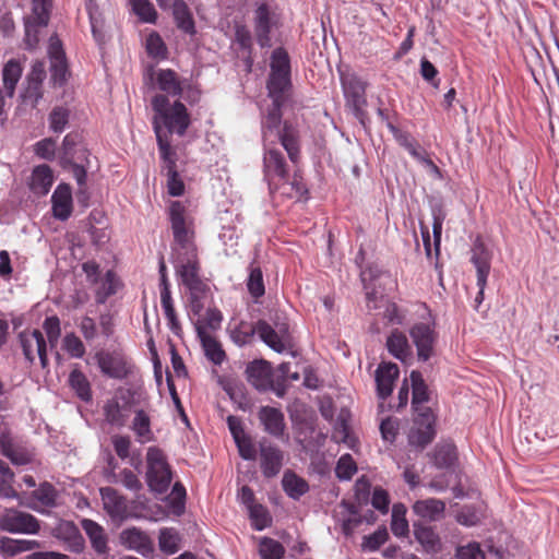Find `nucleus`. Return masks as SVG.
I'll return each instance as SVG.
<instances>
[{"mask_svg":"<svg viewBox=\"0 0 559 559\" xmlns=\"http://www.w3.org/2000/svg\"><path fill=\"white\" fill-rule=\"evenodd\" d=\"M409 336L416 347L419 360L427 361L435 355V347L438 342V332L435 324L415 323L409 329Z\"/></svg>","mask_w":559,"mask_h":559,"instance_id":"9d476101","label":"nucleus"},{"mask_svg":"<svg viewBox=\"0 0 559 559\" xmlns=\"http://www.w3.org/2000/svg\"><path fill=\"white\" fill-rule=\"evenodd\" d=\"M247 379L259 391H267L273 388V372L269 362L255 360L247 369Z\"/></svg>","mask_w":559,"mask_h":559,"instance_id":"6ab92c4d","label":"nucleus"},{"mask_svg":"<svg viewBox=\"0 0 559 559\" xmlns=\"http://www.w3.org/2000/svg\"><path fill=\"white\" fill-rule=\"evenodd\" d=\"M53 183V174L51 168L44 164L36 166L31 175L29 189L37 195H46Z\"/></svg>","mask_w":559,"mask_h":559,"instance_id":"7c9ffc66","label":"nucleus"},{"mask_svg":"<svg viewBox=\"0 0 559 559\" xmlns=\"http://www.w3.org/2000/svg\"><path fill=\"white\" fill-rule=\"evenodd\" d=\"M357 472V465L350 454L342 455L336 464L335 474L341 480H349Z\"/></svg>","mask_w":559,"mask_h":559,"instance_id":"13d9d810","label":"nucleus"},{"mask_svg":"<svg viewBox=\"0 0 559 559\" xmlns=\"http://www.w3.org/2000/svg\"><path fill=\"white\" fill-rule=\"evenodd\" d=\"M386 128L392 133L394 140L404 147L415 159L428 167L432 173L439 174V167L429 157L427 152L419 145L415 138L407 131H403L392 122H386Z\"/></svg>","mask_w":559,"mask_h":559,"instance_id":"f8f14e48","label":"nucleus"},{"mask_svg":"<svg viewBox=\"0 0 559 559\" xmlns=\"http://www.w3.org/2000/svg\"><path fill=\"white\" fill-rule=\"evenodd\" d=\"M173 15L176 22V25L179 29L185 32L186 34H194L195 25L193 16L188 8L187 3L183 0H175L173 3Z\"/></svg>","mask_w":559,"mask_h":559,"instance_id":"e433bc0d","label":"nucleus"},{"mask_svg":"<svg viewBox=\"0 0 559 559\" xmlns=\"http://www.w3.org/2000/svg\"><path fill=\"white\" fill-rule=\"evenodd\" d=\"M258 417L264 430L273 437L281 438L285 431V418L281 409L272 406H262Z\"/></svg>","mask_w":559,"mask_h":559,"instance_id":"4be33fe9","label":"nucleus"},{"mask_svg":"<svg viewBox=\"0 0 559 559\" xmlns=\"http://www.w3.org/2000/svg\"><path fill=\"white\" fill-rule=\"evenodd\" d=\"M413 390L412 406L415 412L414 426L408 433L411 445L424 449L436 437V415L432 409L424 404L429 402L430 392L423 374L413 370L409 376Z\"/></svg>","mask_w":559,"mask_h":559,"instance_id":"f257e3e1","label":"nucleus"},{"mask_svg":"<svg viewBox=\"0 0 559 559\" xmlns=\"http://www.w3.org/2000/svg\"><path fill=\"white\" fill-rule=\"evenodd\" d=\"M275 143H264L263 174L271 191L278 189V183L288 178V168L283 153L274 146Z\"/></svg>","mask_w":559,"mask_h":559,"instance_id":"6e6552de","label":"nucleus"},{"mask_svg":"<svg viewBox=\"0 0 559 559\" xmlns=\"http://www.w3.org/2000/svg\"><path fill=\"white\" fill-rule=\"evenodd\" d=\"M283 452L272 444H260V467L266 478L276 476L283 466Z\"/></svg>","mask_w":559,"mask_h":559,"instance_id":"a211bd4d","label":"nucleus"},{"mask_svg":"<svg viewBox=\"0 0 559 559\" xmlns=\"http://www.w3.org/2000/svg\"><path fill=\"white\" fill-rule=\"evenodd\" d=\"M146 463V481L150 489L156 493L166 492L173 475L165 453L156 447L148 448Z\"/></svg>","mask_w":559,"mask_h":559,"instance_id":"423d86ee","label":"nucleus"},{"mask_svg":"<svg viewBox=\"0 0 559 559\" xmlns=\"http://www.w3.org/2000/svg\"><path fill=\"white\" fill-rule=\"evenodd\" d=\"M50 82L55 87L63 86L70 75L64 51L59 39L51 37L49 45Z\"/></svg>","mask_w":559,"mask_h":559,"instance_id":"ddd939ff","label":"nucleus"},{"mask_svg":"<svg viewBox=\"0 0 559 559\" xmlns=\"http://www.w3.org/2000/svg\"><path fill=\"white\" fill-rule=\"evenodd\" d=\"M400 370L394 362H381L376 370L377 393L379 399L385 400L392 394L394 382Z\"/></svg>","mask_w":559,"mask_h":559,"instance_id":"f3484780","label":"nucleus"},{"mask_svg":"<svg viewBox=\"0 0 559 559\" xmlns=\"http://www.w3.org/2000/svg\"><path fill=\"white\" fill-rule=\"evenodd\" d=\"M490 261L491 254L486 249L484 243H475L472 250L471 262L476 267L478 288L485 289L487 285V278L491 267Z\"/></svg>","mask_w":559,"mask_h":559,"instance_id":"393cba45","label":"nucleus"},{"mask_svg":"<svg viewBox=\"0 0 559 559\" xmlns=\"http://www.w3.org/2000/svg\"><path fill=\"white\" fill-rule=\"evenodd\" d=\"M292 87L290 74L270 73L266 88L274 102H286L287 92Z\"/></svg>","mask_w":559,"mask_h":559,"instance_id":"473e14b6","label":"nucleus"},{"mask_svg":"<svg viewBox=\"0 0 559 559\" xmlns=\"http://www.w3.org/2000/svg\"><path fill=\"white\" fill-rule=\"evenodd\" d=\"M68 382L80 400L83 402L92 400L91 383L80 369L75 368L70 372Z\"/></svg>","mask_w":559,"mask_h":559,"instance_id":"a19ab883","label":"nucleus"},{"mask_svg":"<svg viewBox=\"0 0 559 559\" xmlns=\"http://www.w3.org/2000/svg\"><path fill=\"white\" fill-rule=\"evenodd\" d=\"M52 213L58 219L66 221L72 214V191L67 183H60L51 195Z\"/></svg>","mask_w":559,"mask_h":559,"instance_id":"5701e85b","label":"nucleus"},{"mask_svg":"<svg viewBox=\"0 0 559 559\" xmlns=\"http://www.w3.org/2000/svg\"><path fill=\"white\" fill-rule=\"evenodd\" d=\"M257 333L259 337L273 350L283 353L287 348V340L280 335L266 321H258Z\"/></svg>","mask_w":559,"mask_h":559,"instance_id":"c9c22d12","label":"nucleus"},{"mask_svg":"<svg viewBox=\"0 0 559 559\" xmlns=\"http://www.w3.org/2000/svg\"><path fill=\"white\" fill-rule=\"evenodd\" d=\"M457 460L456 448L453 443L438 444L433 451V463L439 468L452 467Z\"/></svg>","mask_w":559,"mask_h":559,"instance_id":"a18cd8bd","label":"nucleus"},{"mask_svg":"<svg viewBox=\"0 0 559 559\" xmlns=\"http://www.w3.org/2000/svg\"><path fill=\"white\" fill-rule=\"evenodd\" d=\"M0 528L13 534H37L40 525L34 515L9 509L0 516Z\"/></svg>","mask_w":559,"mask_h":559,"instance_id":"9b49d317","label":"nucleus"},{"mask_svg":"<svg viewBox=\"0 0 559 559\" xmlns=\"http://www.w3.org/2000/svg\"><path fill=\"white\" fill-rule=\"evenodd\" d=\"M260 555L262 559H283L285 548L280 542L264 537L260 544Z\"/></svg>","mask_w":559,"mask_h":559,"instance_id":"864d4df0","label":"nucleus"},{"mask_svg":"<svg viewBox=\"0 0 559 559\" xmlns=\"http://www.w3.org/2000/svg\"><path fill=\"white\" fill-rule=\"evenodd\" d=\"M252 527L257 531H262L271 524V518L265 507L255 503L248 508Z\"/></svg>","mask_w":559,"mask_h":559,"instance_id":"5fc2aeb1","label":"nucleus"},{"mask_svg":"<svg viewBox=\"0 0 559 559\" xmlns=\"http://www.w3.org/2000/svg\"><path fill=\"white\" fill-rule=\"evenodd\" d=\"M62 348L73 358H82L85 355V346L83 342L73 332L64 335Z\"/></svg>","mask_w":559,"mask_h":559,"instance_id":"bf43d9fd","label":"nucleus"},{"mask_svg":"<svg viewBox=\"0 0 559 559\" xmlns=\"http://www.w3.org/2000/svg\"><path fill=\"white\" fill-rule=\"evenodd\" d=\"M159 156L163 163V170L177 169V153L171 146V136L168 134L156 135Z\"/></svg>","mask_w":559,"mask_h":559,"instance_id":"58836bf2","label":"nucleus"},{"mask_svg":"<svg viewBox=\"0 0 559 559\" xmlns=\"http://www.w3.org/2000/svg\"><path fill=\"white\" fill-rule=\"evenodd\" d=\"M386 348L393 357L401 361H405L412 355L406 335L397 329L393 330L388 336Z\"/></svg>","mask_w":559,"mask_h":559,"instance_id":"72a5a7b5","label":"nucleus"},{"mask_svg":"<svg viewBox=\"0 0 559 559\" xmlns=\"http://www.w3.org/2000/svg\"><path fill=\"white\" fill-rule=\"evenodd\" d=\"M17 338L23 355L29 365H33L36 356H38L41 368H46L48 366L47 342L41 331L37 329H27L22 331Z\"/></svg>","mask_w":559,"mask_h":559,"instance_id":"1a4fd4ad","label":"nucleus"},{"mask_svg":"<svg viewBox=\"0 0 559 559\" xmlns=\"http://www.w3.org/2000/svg\"><path fill=\"white\" fill-rule=\"evenodd\" d=\"M285 102L272 100V106L262 120V138L264 143L280 141L287 152L290 162L297 165L300 159L299 130L293 123L285 121L282 126V107Z\"/></svg>","mask_w":559,"mask_h":559,"instance_id":"f03ea898","label":"nucleus"},{"mask_svg":"<svg viewBox=\"0 0 559 559\" xmlns=\"http://www.w3.org/2000/svg\"><path fill=\"white\" fill-rule=\"evenodd\" d=\"M272 14L266 3L258 5L254 12V32L261 47L271 45Z\"/></svg>","mask_w":559,"mask_h":559,"instance_id":"b1692460","label":"nucleus"},{"mask_svg":"<svg viewBox=\"0 0 559 559\" xmlns=\"http://www.w3.org/2000/svg\"><path fill=\"white\" fill-rule=\"evenodd\" d=\"M119 539L123 547L142 556H148L154 551V545L150 536L138 527L124 528L120 533Z\"/></svg>","mask_w":559,"mask_h":559,"instance_id":"2eb2a0df","label":"nucleus"},{"mask_svg":"<svg viewBox=\"0 0 559 559\" xmlns=\"http://www.w3.org/2000/svg\"><path fill=\"white\" fill-rule=\"evenodd\" d=\"M154 116L152 119L155 135L177 134L183 136L191 124V116L183 103L170 99L164 94H156L151 100Z\"/></svg>","mask_w":559,"mask_h":559,"instance_id":"7ed1b4c3","label":"nucleus"},{"mask_svg":"<svg viewBox=\"0 0 559 559\" xmlns=\"http://www.w3.org/2000/svg\"><path fill=\"white\" fill-rule=\"evenodd\" d=\"M155 85L160 91L159 94L168 98H179L185 94L186 100L190 105L198 104L201 99V90L189 79H181L173 69H158L153 73Z\"/></svg>","mask_w":559,"mask_h":559,"instance_id":"39448f33","label":"nucleus"},{"mask_svg":"<svg viewBox=\"0 0 559 559\" xmlns=\"http://www.w3.org/2000/svg\"><path fill=\"white\" fill-rule=\"evenodd\" d=\"M131 429L136 436L138 441L142 443L154 440V433L151 428V417L144 409L135 411Z\"/></svg>","mask_w":559,"mask_h":559,"instance_id":"4c0bfd02","label":"nucleus"},{"mask_svg":"<svg viewBox=\"0 0 559 559\" xmlns=\"http://www.w3.org/2000/svg\"><path fill=\"white\" fill-rule=\"evenodd\" d=\"M413 511L416 515L426 521L436 522L443 518L445 503L436 498L417 500L413 504Z\"/></svg>","mask_w":559,"mask_h":559,"instance_id":"cd10ccee","label":"nucleus"},{"mask_svg":"<svg viewBox=\"0 0 559 559\" xmlns=\"http://www.w3.org/2000/svg\"><path fill=\"white\" fill-rule=\"evenodd\" d=\"M389 538L386 528H378L374 533L365 536L362 547L371 551L378 550Z\"/></svg>","mask_w":559,"mask_h":559,"instance_id":"338daca9","label":"nucleus"},{"mask_svg":"<svg viewBox=\"0 0 559 559\" xmlns=\"http://www.w3.org/2000/svg\"><path fill=\"white\" fill-rule=\"evenodd\" d=\"M175 258V269L180 277L182 285L201 277V263L198 251L188 253H177Z\"/></svg>","mask_w":559,"mask_h":559,"instance_id":"dca6fc26","label":"nucleus"},{"mask_svg":"<svg viewBox=\"0 0 559 559\" xmlns=\"http://www.w3.org/2000/svg\"><path fill=\"white\" fill-rule=\"evenodd\" d=\"M39 547L40 545L37 540L13 539L10 537H2L0 540L1 551L8 556H15L17 554L33 550Z\"/></svg>","mask_w":559,"mask_h":559,"instance_id":"37998d69","label":"nucleus"},{"mask_svg":"<svg viewBox=\"0 0 559 559\" xmlns=\"http://www.w3.org/2000/svg\"><path fill=\"white\" fill-rule=\"evenodd\" d=\"M120 402L119 397L115 396L106 402L104 405V416L108 424L117 427L126 425L128 419L130 397L129 395H122Z\"/></svg>","mask_w":559,"mask_h":559,"instance_id":"412c9836","label":"nucleus"},{"mask_svg":"<svg viewBox=\"0 0 559 559\" xmlns=\"http://www.w3.org/2000/svg\"><path fill=\"white\" fill-rule=\"evenodd\" d=\"M57 536L68 543L71 551L80 554L85 548V540L76 525L71 521H63L57 527Z\"/></svg>","mask_w":559,"mask_h":559,"instance_id":"2f4dec72","label":"nucleus"},{"mask_svg":"<svg viewBox=\"0 0 559 559\" xmlns=\"http://www.w3.org/2000/svg\"><path fill=\"white\" fill-rule=\"evenodd\" d=\"M159 547L167 554H175L179 549V536L174 528H163L159 533Z\"/></svg>","mask_w":559,"mask_h":559,"instance_id":"052dcab7","label":"nucleus"},{"mask_svg":"<svg viewBox=\"0 0 559 559\" xmlns=\"http://www.w3.org/2000/svg\"><path fill=\"white\" fill-rule=\"evenodd\" d=\"M195 330L206 358L214 365H221L226 358V354L221 343L205 331L202 324H195Z\"/></svg>","mask_w":559,"mask_h":559,"instance_id":"bb28decb","label":"nucleus"},{"mask_svg":"<svg viewBox=\"0 0 559 559\" xmlns=\"http://www.w3.org/2000/svg\"><path fill=\"white\" fill-rule=\"evenodd\" d=\"M459 559H485V554L478 543H469L466 546L457 548L456 554Z\"/></svg>","mask_w":559,"mask_h":559,"instance_id":"774afa93","label":"nucleus"},{"mask_svg":"<svg viewBox=\"0 0 559 559\" xmlns=\"http://www.w3.org/2000/svg\"><path fill=\"white\" fill-rule=\"evenodd\" d=\"M258 330V322L252 324L247 321H240L231 331V340L238 346L250 344Z\"/></svg>","mask_w":559,"mask_h":559,"instance_id":"09e8293b","label":"nucleus"},{"mask_svg":"<svg viewBox=\"0 0 559 559\" xmlns=\"http://www.w3.org/2000/svg\"><path fill=\"white\" fill-rule=\"evenodd\" d=\"M413 526L414 536L426 552L437 554L441 550V539L432 526L420 522L414 523Z\"/></svg>","mask_w":559,"mask_h":559,"instance_id":"c85d7f7f","label":"nucleus"},{"mask_svg":"<svg viewBox=\"0 0 559 559\" xmlns=\"http://www.w3.org/2000/svg\"><path fill=\"white\" fill-rule=\"evenodd\" d=\"M282 485L287 496L296 500L309 490L308 483L292 471L284 473Z\"/></svg>","mask_w":559,"mask_h":559,"instance_id":"ea45409f","label":"nucleus"},{"mask_svg":"<svg viewBox=\"0 0 559 559\" xmlns=\"http://www.w3.org/2000/svg\"><path fill=\"white\" fill-rule=\"evenodd\" d=\"M146 51L148 56L152 58L164 60L168 57L167 47L160 37V35L156 32H152L146 38Z\"/></svg>","mask_w":559,"mask_h":559,"instance_id":"3c124183","label":"nucleus"},{"mask_svg":"<svg viewBox=\"0 0 559 559\" xmlns=\"http://www.w3.org/2000/svg\"><path fill=\"white\" fill-rule=\"evenodd\" d=\"M100 497L104 509L111 519L123 520L127 518L128 506L126 498L112 487L100 488Z\"/></svg>","mask_w":559,"mask_h":559,"instance_id":"aec40b11","label":"nucleus"},{"mask_svg":"<svg viewBox=\"0 0 559 559\" xmlns=\"http://www.w3.org/2000/svg\"><path fill=\"white\" fill-rule=\"evenodd\" d=\"M48 343L55 347L61 334L60 319L57 316L47 317L43 323Z\"/></svg>","mask_w":559,"mask_h":559,"instance_id":"69168bd1","label":"nucleus"},{"mask_svg":"<svg viewBox=\"0 0 559 559\" xmlns=\"http://www.w3.org/2000/svg\"><path fill=\"white\" fill-rule=\"evenodd\" d=\"M22 71L23 69L21 63L15 59H11L4 64L2 70V80L7 95L9 97L14 95V91L17 82L21 79Z\"/></svg>","mask_w":559,"mask_h":559,"instance_id":"79ce46f5","label":"nucleus"},{"mask_svg":"<svg viewBox=\"0 0 559 559\" xmlns=\"http://www.w3.org/2000/svg\"><path fill=\"white\" fill-rule=\"evenodd\" d=\"M112 481H120L127 489L138 492L142 489V483L129 468H123L118 475L112 474Z\"/></svg>","mask_w":559,"mask_h":559,"instance_id":"e2e57ef3","label":"nucleus"},{"mask_svg":"<svg viewBox=\"0 0 559 559\" xmlns=\"http://www.w3.org/2000/svg\"><path fill=\"white\" fill-rule=\"evenodd\" d=\"M51 0H33L32 15L25 20V33L27 40H31L32 32L36 27L46 26L49 22Z\"/></svg>","mask_w":559,"mask_h":559,"instance_id":"a878e982","label":"nucleus"},{"mask_svg":"<svg viewBox=\"0 0 559 559\" xmlns=\"http://www.w3.org/2000/svg\"><path fill=\"white\" fill-rule=\"evenodd\" d=\"M160 305L164 311V314L167 319V324L169 330L177 336H180L182 333V326L178 319V316L175 310L174 299L171 295L160 296Z\"/></svg>","mask_w":559,"mask_h":559,"instance_id":"de8ad7c7","label":"nucleus"},{"mask_svg":"<svg viewBox=\"0 0 559 559\" xmlns=\"http://www.w3.org/2000/svg\"><path fill=\"white\" fill-rule=\"evenodd\" d=\"M119 280L112 270H108L102 281L100 286L96 289L95 300L97 304L103 305L107 299L115 295L119 287Z\"/></svg>","mask_w":559,"mask_h":559,"instance_id":"c03bdc74","label":"nucleus"},{"mask_svg":"<svg viewBox=\"0 0 559 559\" xmlns=\"http://www.w3.org/2000/svg\"><path fill=\"white\" fill-rule=\"evenodd\" d=\"M284 185V182H282ZM288 185L289 191H284L290 198L301 199L308 194L307 186L304 181L301 174L296 170L293 175L290 181L288 179L285 181Z\"/></svg>","mask_w":559,"mask_h":559,"instance_id":"0e129e2a","label":"nucleus"},{"mask_svg":"<svg viewBox=\"0 0 559 559\" xmlns=\"http://www.w3.org/2000/svg\"><path fill=\"white\" fill-rule=\"evenodd\" d=\"M168 218L174 236L173 255L198 251L194 218L188 207L180 201H171L168 206Z\"/></svg>","mask_w":559,"mask_h":559,"instance_id":"20e7f679","label":"nucleus"},{"mask_svg":"<svg viewBox=\"0 0 559 559\" xmlns=\"http://www.w3.org/2000/svg\"><path fill=\"white\" fill-rule=\"evenodd\" d=\"M100 371L114 379H124L129 367L122 355L118 353L100 352L95 356Z\"/></svg>","mask_w":559,"mask_h":559,"instance_id":"4468645a","label":"nucleus"},{"mask_svg":"<svg viewBox=\"0 0 559 559\" xmlns=\"http://www.w3.org/2000/svg\"><path fill=\"white\" fill-rule=\"evenodd\" d=\"M81 525L88 536L93 549L98 555H107L109 551L108 537L104 527L90 519L82 520Z\"/></svg>","mask_w":559,"mask_h":559,"instance_id":"c756f323","label":"nucleus"},{"mask_svg":"<svg viewBox=\"0 0 559 559\" xmlns=\"http://www.w3.org/2000/svg\"><path fill=\"white\" fill-rule=\"evenodd\" d=\"M270 73L290 74V60L284 48H276L271 56Z\"/></svg>","mask_w":559,"mask_h":559,"instance_id":"603ef678","label":"nucleus"},{"mask_svg":"<svg viewBox=\"0 0 559 559\" xmlns=\"http://www.w3.org/2000/svg\"><path fill=\"white\" fill-rule=\"evenodd\" d=\"M132 12L139 17V21L147 24H155L158 13L150 0H129Z\"/></svg>","mask_w":559,"mask_h":559,"instance_id":"49530a36","label":"nucleus"},{"mask_svg":"<svg viewBox=\"0 0 559 559\" xmlns=\"http://www.w3.org/2000/svg\"><path fill=\"white\" fill-rule=\"evenodd\" d=\"M14 474L10 467L0 460V496L4 498H13L16 496L12 487Z\"/></svg>","mask_w":559,"mask_h":559,"instance_id":"4d7b16f0","label":"nucleus"},{"mask_svg":"<svg viewBox=\"0 0 559 559\" xmlns=\"http://www.w3.org/2000/svg\"><path fill=\"white\" fill-rule=\"evenodd\" d=\"M247 288L249 294L258 300L265 294L263 274L260 266H251L247 280Z\"/></svg>","mask_w":559,"mask_h":559,"instance_id":"8fccbe9b","label":"nucleus"},{"mask_svg":"<svg viewBox=\"0 0 559 559\" xmlns=\"http://www.w3.org/2000/svg\"><path fill=\"white\" fill-rule=\"evenodd\" d=\"M70 112L64 107H55L49 114V127L56 133H61L69 122Z\"/></svg>","mask_w":559,"mask_h":559,"instance_id":"680f3d73","label":"nucleus"},{"mask_svg":"<svg viewBox=\"0 0 559 559\" xmlns=\"http://www.w3.org/2000/svg\"><path fill=\"white\" fill-rule=\"evenodd\" d=\"M57 490L49 483H43L33 491V497L44 507L52 508L56 506Z\"/></svg>","mask_w":559,"mask_h":559,"instance_id":"6e6d98bb","label":"nucleus"},{"mask_svg":"<svg viewBox=\"0 0 559 559\" xmlns=\"http://www.w3.org/2000/svg\"><path fill=\"white\" fill-rule=\"evenodd\" d=\"M80 143V135L76 133H68L61 147V163H72V159L87 160V150L84 147L76 148Z\"/></svg>","mask_w":559,"mask_h":559,"instance_id":"f704fd0d","label":"nucleus"},{"mask_svg":"<svg viewBox=\"0 0 559 559\" xmlns=\"http://www.w3.org/2000/svg\"><path fill=\"white\" fill-rule=\"evenodd\" d=\"M341 83L343 87L346 106L349 107L354 116L364 122L366 117L367 83L362 81L356 73L341 72Z\"/></svg>","mask_w":559,"mask_h":559,"instance_id":"0eeeda50","label":"nucleus"}]
</instances>
